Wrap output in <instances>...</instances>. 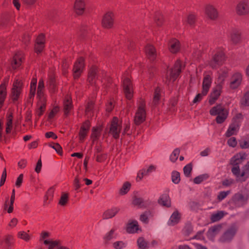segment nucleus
Instances as JSON below:
<instances>
[{
    "label": "nucleus",
    "mask_w": 249,
    "mask_h": 249,
    "mask_svg": "<svg viewBox=\"0 0 249 249\" xmlns=\"http://www.w3.org/2000/svg\"><path fill=\"white\" fill-rule=\"evenodd\" d=\"M225 58L223 49L218 48L214 52L213 59L210 62V65L213 69L216 68L222 65Z\"/></svg>",
    "instance_id": "obj_8"
},
{
    "label": "nucleus",
    "mask_w": 249,
    "mask_h": 249,
    "mask_svg": "<svg viewBox=\"0 0 249 249\" xmlns=\"http://www.w3.org/2000/svg\"><path fill=\"white\" fill-rule=\"evenodd\" d=\"M6 87L5 84H1L0 86V107L2 106V104L5 100L6 95Z\"/></svg>",
    "instance_id": "obj_36"
},
{
    "label": "nucleus",
    "mask_w": 249,
    "mask_h": 249,
    "mask_svg": "<svg viewBox=\"0 0 249 249\" xmlns=\"http://www.w3.org/2000/svg\"><path fill=\"white\" fill-rule=\"evenodd\" d=\"M145 105L144 100L141 99L138 103V109L134 117V122L139 125L143 122L146 118Z\"/></svg>",
    "instance_id": "obj_4"
},
{
    "label": "nucleus",
    "mask_w": 249,
    "mask_h": 249,
    "mask_svg": "<svg viewBox=\"0 0 249 249\" xmlns=\"http://www.w3.org/2000/svg\"><path fill=\"white\" fill-rule=\"evenodd\" d=\"M44 36L43 35H40L36 38V44L35 46V51L36 53H40L44 47Z\"/></svg>",
    "instance_id": "obj_23"
},
{
    "label": "nucleus",
    "mask_w": 249,
    "mask_h": 249,
    "mask_svg": "<svg viewBox=\"0 0 249 249\" xmlns=\"http://www.w3.org/2000/svg\"><path fill=\"white\" fill-rule=\"evenodd\" d=\"M54 189L53 187H51L46 193L44 196V205H46L48 203V200H51L53 196Z\"/></svg>",
    "instance_id": "obj_41"
},
{
    "label": "nucleus",
    "mask_w": 249,
    "mask_h": 249,
    "mask_svg": "<svg viewBox=\"0 0 249 249\" xmlns=\"http://www.w3.org/2000/svg\"><path fill=\"white\" fill-rule=\"evenodd\" d=\"M121 124L116 117H114L110 128V132L115 139H118L119 137L121 130Z\"/></svg>",
    "instance_id": "obj_11"
},
{
    "label": "nucleus",
    "mask_w": 249,
    "mask_h": 249,
    "mask_svg": "<svg viewBox=\"0 0 249 249\" xmlns=\"http://www.w3.org/2000/svg\"><path fill=\"white\" fill-rule=\"evenodd\" d=\"M138 245L141 249H146L147 247V243L142 237L139 238L137 240Z\"/></svg>",
    "instance_id": "obj_54"
},
{
    "label": "nucleus",
    "mask_w": 249,
    "mask_h": 249,
    "mask_svg": "<svg viewBox=\"0 0 249 249\" xmlns=\"http://www.w3.org/2000/svg\"><path fill=\"white\" fill-rule=\"evenodd\" d=\"M50 146L54 149L58 154H62V147L58 143L50 144Z\"/></svg>",
    "instance_id": "obj_63"
},
{
    "label": "nucleus",
    "mask_w": 249,
    "mask_h": 249,
    "mask_svg": "<svg viewBox=\"0 0 249 249\" xmlns=\"http://www.w3.org/2000/svg\"><path fill=\"white\" fill-rule=\"evenodd\" d=\"M184 22H187L190 26H193L196 21V16L193 14H189L183 18Z\"/></svg>",
    "instance_id": "obj_40"
},
{
    "label": "nucleus",
    "mask_w": 249,
    "mask_h": 249,
    "mask_svg": "<svg viewBox=\"0 0 249 249\" xmlns=\"http://www.w3.org/2000/svg\"><path fill=\"white\" fill-rule=\"evenodd\" d=\"M100 132L101 130L99 128H93L91 137L93 142L98 139L100 135Z\"/></svg>",
    "instance_id": "obj_53"
},
{
    "label": "nucleus",
    "mask_w": 249,
    "mask_h": 249,
    "mask_svg": "<svg viewBox=\"0 0 249 249\" xmlns=\"http://www.w3.org/2000/svg\"><path fill=\"white\" fill-rule=\"evenodd\" d=\"M235 181L232 178H227L222 181V185L225 187H230L234 184Z\"/></svg>",
    "instance_id": "obj_59"
},
{
    "label": "nucleus",
    "mask_w": 249,
    "mask_h": 249,
    "mask_svg": "<svg viewBox=\"0 0 249 249\" xmlns=\"http://www.w3.org/2000/svg\"><path fill=\"white\" fill-rule=\"evenodd\" d=\"M249 198V196L247 194L237 193L229 201L230 207L232 209L242 207L247 204Z\"/></svg>",
    "instance_id": "obj_2"
},
{
    "label": "nucleus",
    "mask_w": 249,
    "mask_h": 249,
    "mask_svg": "<svg viewBox=\"0 0 249 249\" xmlns=\"http://www.w3.org/2000/svg\"><path fill=\"white\" fill-rule=\"evenodd\" d=\"M247 156L245 153H240L234 156L230 161L231 164L232 165V168L239 167V165L246 159Z\"/></svg>",
    "instance_id": "obj_16"
},
{
    "label": "nucleus",
    "mask_w": 249,
    "mask_h": 249,
    "mask_svg": "<svg viewBox=\"0 0 249 249\" xmlns=\"http://www.w3.org/2000/svg\"><path fill=\"white\" fill-rule=\"evenodd\" d=\"M231 170L237 180L244 181L249 177V161L242 168L241 172L237 167L232 168Z\"/></svg>",
    "instance_id": "obj_6"
},
{
    "label": "nucleus",
    "mask_w": 249,
    "mask_h": 249,
    "mask_svg": "<svg viewBox=\"0 0 249 249\" xmlns=\"http://www.w3.org/2000/svg\"><path fill=\"white\" fill-rule=\"evenodd\" d=\"M115 230L114 229H111L110 231L106 233L104 236L103 239L106 245L109 244L111 240L115 238Z\"/></svg>",
    "instance_id": "obj_30"
},
{
    "label": "nucleus",
    "mask_w": 249,
    "mask_h": 249,
    "mask_svg": "<svg viewBox=\"0 0 249 249\" xmlns=\"http://www.w3.org/2000/svg\"><path fill=\"white\" fill-rule=\"evenodd\" d=\"M122 80L125 97L127 99L130 100L133 97V89L128 73L124 74Z\"/></svg>",
    "instance_id": "obj_9"
},
{
    "label": "nucleus",
    "mask_w": 249,
    "mask_h": 249,
    "mask_svg": "<svg viewBox=\"0 0 249 249\" xmlns=\"http://www.w3.org/2000/svg\"><path fill=\"white\" fill-rule=\"evenodd\" d=\"M240 145L242 148L249 147V135L242 138L240 141Z\"/></svg>",
    "instance_id": "obj_45"
},
{
    "label": "nucleus",
    "mask_w": 249,
    "mask_h": 249,
    "mask_svg": "<svg viewBox=\"0 0 249 249\" xmlns=\"http://www.w3.org/2000/svg\"><path fill=\"white\" fill-rule=\"evenodd\" d=\"M126 243L123 241H116L113 243V247L115 249H123L126 247Z\"/></svg>",
    "instance_id": "obj_51"
},
{
    "label": "nucleus",
    "mask_w": 249,
    "mask_h": 249,
    "mask_svg": "<svg viewBox=\"0 0 249 249\" xmlns=\"http://www.w3.org/2000/svg\"><path fill=\"white\" fill-rule=\"evenodd\" d=\"M230 193V191H221L219 192L217 196V199L219 201H222L224 198H225Z\"/></svg>",
    "instance_id": "obj_58"
},
{
    "label": "nucleus",
    "mask_w": 249,
    "mask_h": 249,
    "mask_svg": "<svg viewBox=\"0 0 249 249\" xmlns=\"http://www.w3.org/2000/svg\"><path fill=\"white\" fill-rule=\"evenodd\" d=\"M93 108V103L92 102H90L88 103L86 109V112L87 113V115L88 117L90 116L91 115L90 112L92 111V109Z\"/></svg>",
    "instance_id": "obj_64"
},
{
    "label": "nucleus",
    "mask_w": 249,
    "mask_h": 249,
    "mask_svg": "<svg viewBox=\"0 0 249 249\" xmlns=\"http://www.w3.org/2000/svg\"><path fill=\"white\" fill-rule=\"evenodd\" d=\"M44 84L42 79H40L38 82L37 96L39 98V102L38 104V109L37 113L38 116H41L43 114L46 107V98L45 97L44 92Z\"/></svg>",
    "instance_id": "obj_1"
},
{
    "label": "nucleus",
    "mask_w": 249,
    "mask_h": 249,
    "mask_svg": "<svg viewBox=\"0 0 249 249\" xmlns=\"http://www.w3.org/2000/svg\"><path fill=\"white\" fill-rule=\"evenodd\" d=\"M102 25L105 28H111L113 23L112 15L111 13H107L103 17L102 19Z\"/></svg>",
    "instance_id": "obj_24"
},
{
    "label": "nucleus",
    "mask_w": 249,
    "mask_h": 249,
    "mask_svg": "<svg viewBox=\"0 0 249 249\" xmlns=\"http://www.w3.org/2000/svg\"><path fill=\"white\" fill-rule=\"evenodd\" d=\"M72 108L71 98L67 96L64 101V109L65 115H67Z\"/></svg>",
    "instance_id": "obj_34"
},
{
    "label": "nucleus",
    "mask_w": 249,
    "mask_h": 249,
    "mask_svg": "<svg viewBox=\"0 0 249 249\" xmlns=\"http://www.w3.org/2000/svg\"><path fill=\"white\" fill-rule=\"evenodd\" d=\"M68 199V195L66 194H63L59 202V204L61 206H65L67 203Z\"/></svg>",
    "instance_id": "obj_61"
},
{
    "label": "nucleus",
    "mask_w": 249,
    "mask_h": 249,
    "mask_svg": "<svg viewBox=\"0 0 249 249\" xmlns=\"http://www.w3.org/2000/svg\"><path fill=\"white\" fill-rule=\"evenodd\" d=\"M18 237L25 241H28L31 238V236L24 231H20L18 233Z\"/></svg>",
    "instance_id": "obj_47"
},
{
    "label": "nucleus",
    "mask_w": 249,
    "mask_h": 249,
    "mask_svg": "<svg viewBox=\"0 0 249 249\" xmlns=\"http://www.w3.org/2000/svg\"><path fill=\"white\" fill-rule=\"evenodd\" d=\"M23 85L21 80L16 79L13 84L10 96L13 102L18 101L22 91Z\"/></svg>",
    "instance_id": "obj_7"
},
{
    "label": "nucleus",
    "mask_w": 249,
    "mask_h": 249,
    "mask_svg": "<svg viewBox=\"0 0 249 249\" xmlns=\"http://www.w3.org/2000/svg\"><path fill=\"white\" fill-rule=\"evenodd\" d=\"M239 127L240 126H239L238 124H236L232 123L226 132V136L230 137L235 134L239 130Z\"/></svg>",
    "instance_id": "obj_32"
},
{
    "label": "nucleus",
    "mask_w": 249,
    "mask_h": 249,
    "mask_svg": "<svg viewBox=\"0 0 249 249\" xmlns=\"http://www.w3.org/2000/svg\"><path fill=\"white\" fill-rule=\"evenodd\" d=\"M73 9L76 14L78 15L83 14L85 9L84 0H76L74 4Z\"/></svg>",
    "instance_id": "obj_22"
},
{
    "label": "nucleus",
    "mask_w": 249,
    "mask_h": 249,
    "mask_svg": "<svg viewBox=\"0 0 249 249\" xmlns=\"http://www.w3.org/2000/svg\"><path fill=\"white\" fill-rule=\"evenodd\" d=\"M228 34L230 40L233 44L236 45L241 42V33L238 29L231 28L229 29Z\"/></svg>",
    "instance_id": "obj_12"
},
{
    "label": "nucleus",
    "mask_w": 249,
    "mask_h": 249,
    "mask_svg": "<svg viewBox=\"0 0 249 249\" xmlns=\"http://www.w3.org/2000/svg\"><path fill=\"white\" fill-rule=\"evenodd\" d=\"M227 76V71L226 70L219 72L218 74V77L216 82L217 84H222V85Z\"/></svg>",
    "instance_id": "obj_42"
},
{
    "label": "nucleus",
    "mask_w": 249,
    "mask_h": 249,
    "mask_svg": "<svg viewBox=\"0 0 249 249\" xmlns=\"http://www.w3.org/2000/svg\"><path fill=\"white\" fill-rule=\"evenodd\" d=\"M84 67V59L82 57H80L75 63L73 66V74L75 79H77L80 76Z\"/></svg>",
    "instance_id": "obj_15"
},
{
    "label": "nucleus",
    "mask_w": 249,
    "mask_h": 249,
    "mask_svg": "<svg viewBox=\"0 0 249 249\" xmlns=\"http://www.w3.org/2000/svg\"><path fill=\"white\" fill-rule=\"evenodd\" d=\"M211 115H217L216 121L218 124H221L225 121L228 117V112L221 104L213 107L210 111Z\"/></svg>",
    "instance_id": "obj_3"
},
{
    "label": "nucleus",
    "mask_w": 249,
    "mask_h": 249,
    "mask_svg": "<svg viewBox=\"0 0 249 249\" xmlns=\"http://www.w3.org/2000/svg\"><path fill=\"white\" fill-rule=\"evenodd\" d=\"M133 204L139 207H142L144 206V201L142 198L135 196L133 198Z\"/></svg>",
    "instance_id": "obj_46"
},
{
    "label": "nucleus",
    "mask_w": 249,
    "mask_h": 249,
    "mask_svg": "<svg viewBox=\"0 0 249 249\" xmlns=\"http://www.w3.org/2000/svg\"><path fill=\"white\" fill-rule=\"evenodd\" d=\"M37 83V80L36 79H33L31 82L30 85V98H32L34 97L36 91V85Z\"/></svg>",
    "instance_id": "obj_43"
},
{
    "label": "nucleus",
    "mask_w": 249,
    "mask_h": 249,
    "mask_svg": "<svg viewBox=\"0 0 249 249\" xmlns=\"http://www.w3.org/2000/svg\"><path fill=\"white\" fill-rule=\"evenodd\" d=\"M145 52L148 58L151 61L155 60L157 57V52L154 46L148 44L145 47Z\"/></svg>",
    "instance_id": "obj_21"
},
{
    "label": "nucleus",
    "mask_w": 249,
    "mask_h": 249,
    "mask_svg": "<svg viewBox=\"0 0 249 249\" xmlns=\"http://www.w3.org/2000/svg\"><path fill=\"white\" fill-rule=\"evenodd\" d=\"M222 226L220 225L213 226L211 227L207 233L208 238L212 241H213L215 236L218 234L221 230Z\"/></svg>",
    "instance_id": "obj_19"
},
{
    "label": "nucleus",
    "mask_w": 249,
    "mask_h": 249,
    "mask_svg": "<svg viewBox=\"0 0 249 249\" xmlns=\"http://www.w3.org/2000/svg\"><path fill=\"white\" fill-rule=\"evenodd\" d=\"M192 170V165L191 164H187L184 167V174L186 177H189Z\"/></svg>",
    "instance_id": "obj_60"
},
{
    "label": "nucleus",
    "mask_w": 249,
    "mask_h": 249,
    "mask_svg": "<svg viewBox=\"0 0 249 249\" xmlns=\"http://www.w3.org/2000/svg\"><path fill=\"white\" fill-rule=\"evenodd\" d=\"M160 89L159 88H157L155 89L153 101V103L154 105H156L159 102L160 98Z\"/></svg>",
    "instance_id": "obj_48"
},
{
    "label": "nucleus",
    "mask_w": 249,
    "mask_h": 249,
    "mask_svg": "<svg viewBox=\"0 0 249 249\" xmlns=\"http://www.w3.org/2000/svg\"><path fill=\"white\" fill-rule=\"evenodd\" d=\"M237 231V228L235 225L230 227L221 237L220 240L221 242H229L235 235Z\"/></svg>",
    "instance_id": "obj_14"
},
{
    "label": "nucleus",
    "mask_w": 249,
    "mask_h": 249,
    "mask_svg": "<svg viewBox=\"0 0 249 249\" xmlns=\"http://www.w3.org/2000/svg\"><path fill=\"white\" fill-rule=\"evenodd\" d=\"M208 178L207 174H203L196 177L194 179V182L196 184H200L203 181L206 180Z\"/></svg>",
    "instance_id": "obj_52"
},
{
    "label": "nucleus",
    "mask_w": 249,
    "mask_h": 249,
    "mask_svg": "<svg viewBox=\"0 0 249 249\" xmlns=\"http://www.w3.org/2000/svg\"><path fill=\"white\" fill-rule=\"evenodd\" d=\"M159 203L163 206L169 207L171 204L169 196L166 194L162 195L159 200Z\"/></svg>",
    "instance_id": "obj_33"
},
{
    "label": "nucleus",
    "mask_w": 249,
    "mask_h": 249,
    "mask_svg": "<svg viewBox=\"0 0 249 249\" xmlns=\"http://www.w3.org/2000/svg\"><path fill=\"white\" fill-rule=\"evenodd\" d=\"M22 59V54L20 53H17L13 57L11 61V66L14 69L18 68L21 64Z\"/></svg>",
    "instance_id": "obj_26"
},
{
    "label": "nucleus",
    "mask_w": 249,
    "mask_h": 249,
    "mask_svg": "<svg viewBox=\"0 0 249 249\" xmlns=\"http://www.w3.org/2000/svg\"><path fill=\"white\" fill-rule=\"evenodd\" d=\"M205 13L207 17L211 20H216L218 17L217 9L212 4H208L206 6Z\"/></svg>",
    "instance_id": "obj_13"
},
{
    "label": "nucleus",
    "mask_w": 249,
    "mask_h": 249,
    "mask_svg": "<svg viewBox=\"0 0 249 249\" xmlns=\"http://www.w3.org/2000/svg\"><path fill=\"white\" fill-rule=\"evenodd\" d=\"M139 230L138 222L136 221H132L129 222L126 228V231L128 233H135Z\"/></svg>",
    "instance_id": "obj_27"
},
{
    "label": "nucleus",
    "mask_w": 249,
    "mask_h": 249,
    "mask_svg": "<svg viewBox=\"0 0 249 249\" xmlns=\"http://www.w3.org/2000/svg\"><path fill=\"white\" fill-rule=\"evenodd\" d=\"M89 128V125H87V127H86L85 126H84L81 127V129L79 132V138H80V141H84L85 138L86 137V136L87 135Z\"/></svg>",
    "instance_id": "obj_49"
},
{
    "label": "nucleus",
    "mask_w": 249,
    "mask_h": 249,
    "mask_svg": "<svg viewBox=\"0 0 249 249\" xmlns=\"http://www.w3.org/2000/svg\"><path fill=\"white\" fill-rule=\"evenodd\" d=\"M12 117H13L11 114H9L7 117L5 130V132L7 134L10 133L13 128V125Z\"/></svg>",
    "instance_id": "obj_39"
},
{
    "label": "nucleus",
    "mask_w": 249,
    "mask_h": 249,
    "mask_svg": "<svg viewBox=\"0 0 249 249\" xmlns=\"http://www.w3.org/2000/svg\"><path fill=\"white\" fill-rule=\"evenodd\" d=\"M120 209L118 207H114L106 211L103 214L104 219H108L114 216L119 211Z\"/></svg>",
    "instance_id": "obj_28"
},
{
    "label": "nucleus",
    "mask_w": 249,
    "mask_h": 249,
    "mask_svg": "<svg viewBox=\"0 0 249 249\" xmlns=\"http://www.w3.org/2000/svg\"><path fill=\"white\" fill-rule=\"evenodd\" d=\"M44 244L48 246V249H53L54 248H58L60 245V242L58 240H45Z\"/></svg>",
    "instance_id": "obj_37"
},
{
    "label": "nucleus",
    "mask_w": 249,
    "mask_h": 249,
    "mask_svg": "<svg viewBox=\"0 0 249 249\" xmlns=\"http://www.w3.org/2000/svg\"><path fill=\"white\" fill-rule=\"evenodd\" d=\"M242 79V74L239 72L235 73L231 78L230 87L232 89H235L240 85Z\"/></svg>",
    "instance_id": "obj_18"
},
{
    "label": "nucleus",
    "mask_w": 249,
    "mask_h": 249,
    "mask_svg": "<svg viewBox=\"0 0 249 249\" xmlns=\"http://www.w3.org/2000/svg\"><path fill=\"white\" fill-rule=\"evenodd\" d=\"M222 88L223 85L222 84H217L216 87L213 88L209 99V103L211 105L213 104L218 98L221 93Z\"/></svg>",
    "instance_id": "obj_17"
},
{
    "label": "nucleus",
    "mask_w": 249,
    "mask_h": 249,
    "mask_svg": "<svg viewBox=\"0 0 249 249\" xmlns=\"http://www.w3.org/2000/svg\"><path fill=\"white\" fill-rule=\"evenodd\" d=\"M131 186V184L129 182H124L119 190V194L121 196L126 194L130 190Z\"/></svg>",
    "instance_id": "obj_38"
},
{
    "label": "nucleus",
    "mask_w": 249,
    "mask_h": 249,
    "mask_svg": "<svg viewBox=\"0 0 249 249\" xmlns=\"http://www.w3.org/2000/svg\"><path fill=\"white\" fill-rule=\"evenodd\" d=\"M241 104L242 107L249 106V90L247 91L244 95L241 100Z\"/></svg>",
    "instance_id": "obj_44"
},
{
    "label": "nucleus",
    "mask_w": 249,
    "mask_h": 249,
    "mask_svg": "<svg viewBox=\"0 0 249 249\" xmlns=\"http://www.w3.org/2000/svg\"><path fill=\"white\" fill-rule=\"evenodd\" d=\"M180 219V216L178 212H175L171 215L168 224L169 225L173 226L177 224Z\"/></svg>",
    "instance_id": "obj_35"
},
{
    "label": "nucleus",
    "mask_w": 249,
    "mask_h": 249,
    "mask_svg": "<svg viewBox=\"0 0 249 249\" xmlns=\"http://www.w3.org/2000/svg\"><path fill=\"white\" fill-rule=\"evenodd\" d=\"M97 70L95 68L90 70L89 73L88 81L91 85L95 84Z\"/></svg>",
    "instance_id": "obj_31"
},
{
    "label": "nucleus",
    "mask_w": 249,
    "mask_h": 249,
    "mask_svg": "<svg viewBox=\"0 0 249 249\" xmlns=\"http://www.w3.org/2000/svg\"><path fill=\"white\" fill-rule=\"evenodd\" d=\"M172 180L175 184H178L179 182L180 174L178 172L174 171L172 172Z\"/></svg>",
    "instance_id": "obj_56"
},
{
    "label": "nucleus",
    "mask_w": 249,
    "mask_h": 249,
    "mask_svg": "<svg viewBox=\"0 0 249 249\" xmlns=\"http://www.w3.org/2000/svg\"><path fill=\"white\" fill-rule=\"evenodd\" d=\"M13 240V237L11 235H6L4 239V242L6 245L5 249H10V247L12 244V241Z\"/></svg>",
    "instance_id": "obj_57"
},
{
    "label": "nucleus",
    "mask_w": 249,
    "mask_h": 249,
    "mask_svg": "<svg viewBox=\"0 0 249 249\" xmlns=\"http://www.w3.org/2000/svg\"><path fill=\"white\" fill-rule=\"evenodd\" d=\"M183 68L179 60H177L173 69H171L169 71L167 72L166 75V82L169 84L173 82L178 76Z\"/></svg>",
    "instance_id": "obj_5"
},
{
    "label": "nucleus",
    "mask_w": 249,
    "mask_h": 249,
    "mask_svg": "<svg viewBox=\"0 0 249 249\" xmlns=\"http://www.w3.org/2000/svg\"><path fill=\"white\" fill-rule=\"evenodd\" d=\"M168 48L171 53H178L180 50L179 42L176 39H172L169 42Z\"/></svg>",
    "instance_id": "obj_25"
},
{
    "label": "nucleus",
    "mask_w": 249,
    "mask_h": 249,
    "mask_svg": "<svg viewBox=\"0 0 249 249\" xmlns=\"http://www.w3.org/2000/svg\"><path fill=\"white\" fill-rule=\"evenodd\" d=\"M212 79L209 74L204 75L202 84V94L206 95L208 93L209 89L211 86Z\"/></svg>",
    "instance_id": "obj_20"
},
{
    "label": "nucleus",
    "mask_w": 249,
    "mask_h": 249,
    "mask_svg": "<svg viewBox=\"0 0 249 249\" xmlns=\"http://www.w3.org/2000/svg\"><path fill=\"white\" fill-rule=\"evenodd\" d=\"M243 118V115L241 113H237L233 117L232 123L236 124H238V125L240 126Z\"/></svg>",
    "instance_id": "obj_50"
},
{
    "label": "nucleus",
    "mask_w": 249,
    "mask_h": 249,
    "mask_svg": "<svg viewBox=\"0 0 249 249\" xmlns=\"http://www.w3.org/2000/svg\"><path fill=\"white\" fill-rule=\"evenodd\" d=\"M236 12L239 16H246L249 14V1L248 0H241L236 6Z\"/></svg>",
    "instance_id": "obj_10"
},
{
    "label": "nucleus",
    "mask_w": 249,
    "mask_h": 249,
    "mask_svg": "<svg viewBox=\"0 0 249 249\" xmlns=\"http://www.w3.org/2000/svg\"><path fill=\"white\" fill-rule=\"evenodd\" d=\"M179 150L178 148L175 149L172 153L171 154L170 157V160L174 162L176 161V160L178 159V155L179 154Z\"/></svg>",
    "instance_id": "obj_55"
},
{
    "label": "nucleus",
    "mask_w": 249,
    "mask_h": 249,
    "mask_svg": "<svg viewBox=\"0 0 249 249\" xmlns=\"http://www.w3.org/2000/svg\"><path fill=\"white\" fill-rule=\"evenodd\" d=\"M163 20L162 16L161 15L160 13L156 14L155 17V21L157 25H160L163 21Z\"/></svg>",
    "instance_id": "obj_62"
},
{
    "label": "nucleus",
    "mask_w": 249,
    "mask_h": 249,
    "mask_svg": "<svg viewBox=\"0 0 249 249\" xmlns=\"http://www.w3.org/2000/svg\"><path fill=\"white\" fill-rule=\"evenodd\" d=\"M227 213L223 211H217L216 213H213L211 216V220L213 222H217L221 220Z\"/></svg>",
    "instance_id": "obj_29"
}]
</instances>
